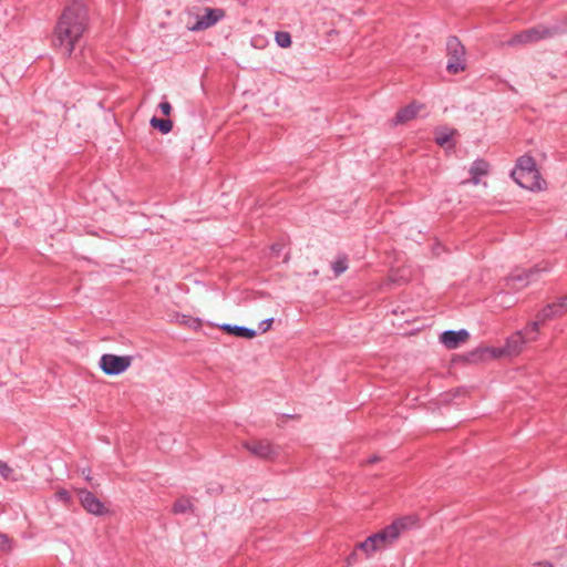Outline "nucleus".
Segmentation results:
<instances>
[{
  "label": "nucleus",
  "instance_id": "6e6552de",
  "mask_svg": "<svg viewBox=\"0 0 567 567\" xmlns=\"http://www.w3.org/2000/svg\"><path fill=\"white\" fill-rule=\"evenodd\" d=\"M540 272L542 269L538 267L530 269H516L506 278V287L518 291L537 280Z\"/></svg>",
  "mask_w": 567,
  "mask_h": 567
},
{
  "label": "nucleus",
  "instance_id": "aec40b11",
  "mask_svg": "<svg viewBox=\"0 0 567 567\" xmlns=\"http://www.w3.org/2000/svg\"><path fill=\"white\" fill-rule=\"evenodd\" d=\"M557 318L554 312V308L549 305L545 306L542 310L538 311L536 319L544 323L546 321L553 320Z\"/></svg>",
  "mask_w": 567,
  "mask_h": 567
},
{
  "label": "nucleus",
  "instance_id": "20e7f679",
  "mask_svg": "<svg viewBox=\"0 0 567 567\" xmlns=\"http://www.w3.org/2000/svg\"><path fill=\"white\" fill-rule=\"evenodd\" d=\"M413 523L412 517H401L394 520L392 524L383 528L382 530L370 536L375 550H381L392 545L401 535Z\"/></svg>",
  "mask_w": 567,
  "mask_h": 567
},
{
  "label": "nucleus",
  "instance_id": "39448f33",
  "mask_svg": "<svg viewBox=\"0 0 567 567\" xmlns=\"http://www.w3.org/2000/svg\"><path fill=\"white\" fill-rule=\"evenodd\" d=\"M413 523L412 517H401L394 520L392 524L383 528L382 530L370 536L375 550H381L392 545L401 535Z\"/></svg>",
  "mask_w": 567,
  "mask_h": 567
},
{
  "label": "nucleus",
  "instance_id": "1a4fd4ad",
  "mask_svg": "<svg viewBox=\"0 0 567 567\" xmlns=\"http://www.w3.org/2000/svg\"><path fill=\"white\" fill-rule=\"evenodd\" d=\"M99 365L105 374L118 375L130 368L131 357L106 353L101 357Z\"/></svg>",
  "mask_w": 567,
  "mask_h": 567
},
{
  "label": "nucleus",
  "instance_id": "a878e982",
  "mask_svg": "<svg viewBox=\"0 0 567 567\" xmlns=\"http://www.w3.org/2000/svg\"><path fill=\"white\" fill-rule=\"evenodd\" d=\"M12 473H13V470L8 464L0 462V475L3 478H6V480L11 478Z\"/></svg>",
  "mask_w": 567,
  "mask_h": 567
},
{
  "label": "nucleus",
  "instance_id": "9d476101",
  "mask_svg": "<svg viewBox=\"0 0 567 567\" xmlns=\"http://www.w3.org/2000/svg\"><path fill=\"white\" fill-rule=\"evenodd\" d=\"M243 446L252 455L272 460L278 455V450L271 445L267 440H251L243 443Z\"/></svg>",
  "mask_w": 567,
  "mask_h": 567
},
{
  "label": "nucleus",
  "instance_id": "b1692460",
  "mask_svg": "<svg viewBox=\"0 0 567 567\" xmlns=\"http://www.w3.org/2000/svg\"><path fill=\"white\" fill-rule=\"evenodd\" d=\"M12 548V539L8 535L0 533V551L10 553Z\"/></svg>",
  "mask_w": 567,
  "mask_h": 567
},
{
  "label": "nucleus",
  "instance_id": "f03ea898",
  "mask_svg": "<svg viewBox=\"0 0 567 567\" xmlns=\"http://www.w3.org/2000/svg\"><path fill=\"white\" fill-rule=\"evenodd\" d=\"M567 31V17L551 25L538 24L514 34L506 44L508 47H517L535 43L540 40L553 38Z\"/></svg>",
  "mask_w": 567,
  "mask_h": 567
},
{
  "label": "nucleus",
  "instance_id": "5701e85b",
  "mask_svg": "<svg viewBox=\"0 0 567 567\" xmlns=\"http://www.w3.org/2000/svg\"><path fill=\"white\" fill-rule=\"evenodd\" d=\"M355 549L363 551L367 557H370L373 553L377 551L370 536L365 540L359 543L355 546Z\"/></svg>",
  "mask_w": 567,
  "mask_h": 567
},
{
  "label": "nucleus",
  "instance_id": "dca6fc26",
  "mask_svg": "<svg viewBox=\"0 0 567 567\" xmlns=\"http://www.w3.org/2000/svg\"><path fill=\"white\" fill-rule=\"evenodd\" d=\"M220 328L224 331L231 333L236 337H240V338H245V339H252L254 337H256V331L254 329L246 328L243 326H233L229 323H224L220 326Z\"/></svg>",
  "mask_w": 567,
  "mask_h": 567
},
{
  "label": "nucleus",
  "instance_id": "2f4dec72",
  "mask_svg": "<svg viewBox=\"0 0 567 567\" xmlns=\"http://www.w3.org/2000/svg\"><path fill=\"white\" fill-rule=\"evenodd\" d=\"M358 559V550H353L347 558V561L349 565H351L352 563L357 561Z\"/></svg>",
  "mask_w": 567,
  "mask_h": 567
},
{
  "label": "nucleus",
  "instance_id": "4468645a",
  "mask_svg": "<svg viewBox=\"0 0 567 567\" xmlns=\"http://www.w3.org/2000/svg\"><path fill=\"white\" fill-rule=\"evenodd\" d=\"M423 109L422 104H419L416 102H413L405 107H402L396 112V115L393 120L394 124H404L411 120H413L417 113Z\"/></svg>",
  "mask_w": 567,
  "mask_h": 567
},
{
  "label": "nucleus",
  "instance_id": "a211bd4d",
  "mask_svg": "<svg viewBox=\"0 0 567 567\" xmlns=\"http://www.w3.org/2000/svg\"><path fill=\"white\" fill-rule=\"evenodd\" d=\"M454 130L449 128H439L435 132V142L440 146H445L451 141L452 136L454 135Z\"/></svg>",
  "mask_w": 567,
  "mask_h": 567
},
{
  "label": "nucleus",
  "instance_id": "7c9ffc66",
  "mask_svg": "<svg viewBox=\"0 0 567 567\" xmlns=\"http://www.w3.org/2000/svg\"><path fill=\"white\" fill-rule=\"evenodd\" d=\"M499 349L501 348H493V349H487L486 351H488L492 354V357H494V358H499L502 355H506V353H499Z\"/></svg>",
  "mask_w": 567,
  "mask_h": 567
},
{
  "label": "nucleus",
  "instance_id": "cd10ccee",
  "mask_svg": "<svg viewBox=\"0 0 567 567\" xmlns=\"http://www.w3.org/2000/svg\"><path fill=\"white\" fill-rule=\"evenodd\" d=\"M550 306L554 308V312L557 318H559L566 313V310L564 309V306H561L560 301L553 302V303H550Z\"/></svg>",
  "mask_w": 567,
  "mask_h": 567
},
{
  "label": "nucleus",
  "instance_id": "423d86ee",
  "mask_svg": "<svg viewBox=\"0 0 567 567\" xmlns=\"http://www.w3.org/2000/svg\"><path fill=\"white\" fill-rule=\"evenodd\" d=\"M447 64L446 70L456 74L465 69V49L456 37H450L446 42Z\"/></svg>",
  "mask_w": 567,
  "mask_h": 567
},
{
  "label": "nucleus",
  "instance_id": "ddd939ff",
  "mask_svg": "<svg viewBox=\"0 0 567 567\" xmlns=\"http://www.w3.org/2000/svg\"><path fill=\"white\" fill-rule=\"evenodd\" d=\"M526 341L518 331L507 338L506 343L503 348L499 349V353H506V355H516L518 354Z\"/></svg>",
  "mask_w": 567,
  "mask_h": 567
},
{
  "label": "nucleus",
  "instance_id": "7ed1b4c3",
  "mask_svg": "<svg viewBox=\"0 0 567 567\" xmlns=\"http://www.w3.org/2000/svg\"><path fill=\"white\" fill-rule=\"evenodd\" d=\"M511 176L523 188L530 190H542L544 188L545 181L540 177L532 156H520Z\"/></svg>",
  "mask_w": 567,
  "mask_h": 567
},
{
  "label": "nucleus",
  "instance_id": "c85d7f7f",
  "mask_svg": "<svg viewBox=\"0 0 567 567\" xmlns=\"http://www.w3.org/2000/svg\"><path fill=\"white\" fill-rule=\"evenodd\" d=\"M161 112L164 114V115H169L171 114V111H172V105L167 102V101H163L159 103L158 105Z\"/></svg>",
  "mask_w": 567,
  "mask_h": 567
},
{
  "label": "nucleus",
  "instance_id": "2eb2a0df",
  "mask_svg": "<svg viewBox=\"0 0 567 567\" xmlns=\"http://www.w3.org/2000/svg\"><path fill=\"white\" fill-rule=\"evenodd\" d=\"M488 171H489V165L485 159H482V158L475 159L470 167V174H471L470 182L474 185H478L480 177L487 175Z\"/></svg>",
  "mask_w": 567,
  "mask_h": 567
},
{
  "label": "nucleus",
  "instance_id": "6ab92c4d",
  "mask_svg": "<svg viewBox=\"0 0 567 567\" xmlns=\"http://www.w3.org/2000/svg\"><path fill=\"white\" fill-rule=\"evenodd\" d=\"M151 125L158 128L163 134L169 133L173 128V122L171 120L158 118L156 116L151 120Z\"/></svg>",
  "mask_w": 567,
  "mask_h": 567
},
{
  "label": "nucleus",
  "instance_id": "bb28decb",
  "mask_svg": "<svg viewBox=\"0 0 567 567\" xmlns=\"http://www.w3.org/2000/svg\"><path fill=\"white\" fill-rule=\"evenodd\" d=\"M56 497H58V499L64 502L65 504H69L71 501L70 493L64 488H61L56 492Z\"/></svg>",
  "mask_w": 567,
  "mask_h": 567
},
{
  "label": "nucleus",
  "instance_id": "f8f14e48",
  "mask_svg": "<svg viewBox=\"0 0 567 567\" xmlns=\"http://www.w3.org/2000/svg\"><path fill=\"white\" fill-rule=\"evenodd\" d=\"M468 337L470 333L465 329L458 331L446 330L440 336V341L447 349H456L464 343Z\"/></svg>",
  "mask_w": 567,
  "mask_h": 567
},
{
  "label": "nucleus",
  "instance_id": "f257e3e1",
  "mask_svg": "<svg viewBox=\"0 0 567 567\" xmlns=\"http://www.w3.org/2000/svg\"><path fill=\"white\" fill-rule=\"evenodd\" d=\"M87 27V12L82 0H69L53 32V45L71 56Z\"/></svg>",
  "mask_w": 567,
  "mask_h": 567
},
{
  "label": "nucleus",
  "instance_id": "412c9836",
  "mask_svg": "<svg viewBox=\"0 0 567 567\" xmlns=\"http://www.w3.org/2000/svg\"><path fill=\"white\" fill-rule=\"evenodd\" d=\"M275 40L276 43L284 49L289 48L291 45V35L286 31L276 32Z\"/></svg>",
  "mask_w": 567,
  "mask_h": 567
},
{
  "label": "nucleus",
  "instance_id": "f3484780",
  "mask_svg": "<svg viewBox=\"0 0 567 567\" xmlns=\"http://www.w3.org/2000/svg\"><path fill=\"white\" fill-rule=\"evenodd\" d=\"M539 324L540 322L536 319L535 321L529 322L524 329L518 332L523 334L526 343L537 340L539 334Z\"/></svg>",
  "mask_w": 567,
  "mask_h": 567
},
{
  "label": "nucleus",
  "instance_id": "473e14b6",
  "mask_svg": "<svg viewBox=\"0 0 567 567\" xmlns=\"http://www.w3.org/2000/svg\"><path fill=\"white\" fill-rule=\"evenodd\" d=\"M559 301H560L561 306H564V309L566 310V313H567V295L565 297H563Z\"/></svg>",
  "mask_w": 567,
  "mask_h": 567
},
{
  "label": "nucleus",
  "instance_id": "4be33fe9",
  "mask_svg": "<svg viewBox=\"0 0 567 567\" xmlns=\"http://www.w3.org/2000/svg\"><path fill=\"white\" fill-rule=\"evenodd\" d=\"M192 508V503L188 498L177 499L173 506V512L176 514H184Z\"/></svg>",
  "mask_w": 567,
  "mask_h": 567
},
{
  "label": "nucleus",
  "instance_id": "c756f323",
  "mask_svg": "<svg viewBox=\"0 0 567 567\" xmlns=\"http://www.w3.org/2000/svg\"><path fill=\"white\" fill-rule=\"evenodd\" d=\"M274 319L272 318H269V319H266V320H262L259 324V329L261 330V332H266L267 330L270 329L271 327V323H272Z\"/></svg>",
  "mask_w": 567,
  "mask_h": 567
},
{
  "label": "nucleus",
  "instance_id": "0eeeda50",
  "mask_svg": "<svg viewBox=\"0 0 567 567\" xmlns=\"http://www.w3.org/2000/svg\"><path fill=\"white\" fill-rule=\"evenodd\" d=\"M226 17V12L221 8H209L203 9L202 14H198L196 22L188 25V30L193 32L203 31L217 24Z\"/></svg>",
  "mask_w": 567,
  "mask_h": 567
},
{
  "label": "nucleus",
  "instance_id": "9b49d317",
  "mask_svg": "<svg viewBox=\"0 0 567 567\" xmlns=\"http://www.w3.org/2000/svg\"><path fill=\"white\" fill-rule=\"evenodd\" d=\"M80 502L83 508L93 515H103L106 509L103 503L91 492L86 489H80Z\"/></svg>",
  "mask_w": 567,
  "mask_h": 567
},
{
  "label": "nucleus",
  "instance_id": "72a5a7b5",
  "mask_svg": "<svg viewBox=\"0 0 567 567\" xmlns=\"http://www.w3.org/2000/svg\"><path fill=\"white\" fill-rule=\"evenodd\" d=\"M378 460H379V458H378L377 456H372V457H370V458L368 460V462L372 464V463L378 462Z\"/></svg>",
  "mask_w": 567,
  "mask_h": 567
},
{
  "label": "nucleus",
  "instance_id": "393cba45",
  "mask_svg": "<svg viewBox=\"0 0 567 567\" xmlns=\"http://www.w3.org/2000/svg\"><path fill=\"white\" fill-rule=\"evenodd\" d=\"M333 271L334 274L338 276V275H341L343 271L347 270L348 268V265H347V260L346 259H339L337 260L333 266Z\"/></svg>",
  "mask_w": 567,
  "mask_h": 567
}]
</instances>
